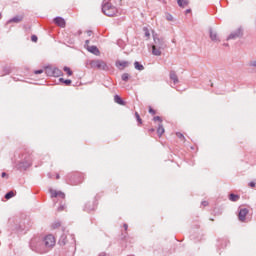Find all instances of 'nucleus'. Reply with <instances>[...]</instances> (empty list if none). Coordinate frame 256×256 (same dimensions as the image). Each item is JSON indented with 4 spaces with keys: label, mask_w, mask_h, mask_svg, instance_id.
<instances>
[{
    "label": "nucleus",
    "mask_w": 256,
    "mask_h": 256,
    "mask_svg": "<svg viewBox=\"0 0 256 256\" xmlns=\"http://www.w3.org/2000/svg\"><path fill=\"white\" fill-rule=\"evenodd\" d=\"M186 13H191V10L190 9L186 10Z\"/></svg>",
    "instance_id": "nucleus-45"
},
{
    "label": "nucleus",
    "mask_w": 256,
    "mask_h": 256,
    "mask_svg": "<svg viewBox=\"0 0 256 256\" xmlns=\"http://www.w3.org/2000/svg\"><path fill=\"white\" fill-rule=\"evenodd\" d=\"M87 35H88V37H91V35H93V31H91V30L87 31Z\"/></svg>",
    "instance_id": "nucleus-39"
},
{
    "label": "nucleus",
    "mask_w": 256,
    "mask_h": 256,
    "mask_svg": "<svg viewBox=\"0 0 256 256\" xmlns=\"http://www.w3.org/2000/svg\"><path fill=\"white\" fill-rule=\"evenodd\" d=\"M145 31V37H151V33H149V30L147 28H144Z\"/></svg>",
    "instance_id": "nucleus-31"
},
{
    "label": "nucleus",
    "mask_w": 256,
    "mask_h": 256,
    "mask_svg": "<svg viewBox=\"0 0 256 256\" xmlns=\"http://www.w3.org/2000/svg\"><path fill=\"white\" fill-rule=\"evenodd\" d=\"M129 77H130L129 73L122 74V81H129Z\"/></svg>",
    "instance_id": "nucleus-26"
},
{
    "label": "nucleus",
    "mask_w": 256,
    "mask_h": 256,
    "mask_svg": "<svg viewBox=\"0 0 256 256\" xmlns=\"http://www.w3.org/2000/svg\"><path fill=\"white\" fill-rule=\"evenodd\" d=\"M12 197H15L14 191H10V192L6 193V195H5V199H12Z\"/></svg>",
    "instance_id": "nucleus-23"
},
{
    "label": "nucleus",
    "mask_w": 256,
    "mask_h": 256,
    "mask_svg": "<svg viewBox=\"0 0 256 256\" xmlns=\"http://www.w3.org/2000/svg\"><path fill=\"white\" fill-rule=\"evenodd\" d=\"M88 65L91 69H98V71H109V65L102 59L90 60Z\"/></svg>",
    "instance_id": "nucleus-3"
},
{
    "label": "nucleus",
    "mask_w": 256,
    "mask_h": 256,
    "mask_svg": "<svg viewBox=\"0 0 256 256\" xmlns=\"http://www.w3.org/2000/svg\"><path fill=\"white\" fill-rule=\"evenodd\" d=\"M58 243L61 247H65V245H68V247H75V235L64 233L61 235Z\"/></svg>",
    "instance_id": "nucleus-2"
},
{
    "label": "nucleus",
    "mask_w": 256,
    "mask_h": 256,
    "mask_svg": "<svg viewBox=\"0 0 256 256\" xmlns=\"http://www.w3.org/2000/svg\"><path fill=\"white\" fill-rule=\"evenodd\" d=\"M202 205H203V207H207V205H209V202H207V201H202Z\"/></svg>",
    "instance_id": "nucleus-37"
},
{
    "label": "nucleus",
    "mask_w": 256,
    "mask_h": 256,
    "mask_svg": "<svg viewBox=\"0 0 256 256\" xmlns=\"http://www.w3.org/2000/svg\"><path fill=\"white\" fill-rule=\"evenodd\" d=\"M158 136L161 137L163 133H165V128L163 127V124H159L157 129Z\"/></svg>",
    "instance_id": "nucleus-20"
},
{
    "label": "nucleus",
    "mask_w": 256,
    "mask_h": 256,
    "mask_svg": "<svg viewBox=\"0 0 256 256\" xmlns=\"http://www.w3.org/2000/svg\"><path fill=\"white\" fill-rule=\"evenodd\" d=\"M249 67H253L254 69H256V60H252L249 62Z\"/></svg>",
    "instance_id": "nucleus-28"
},
{
    "label": "nucleus",
    "mask_w": 256,
    "mask_h": 256,
    "mask_svg": "<svg viewBox=\"0 0 256 256\" xmlns=\"http://www.w3.org/2000/svg\"><path fill=\"white\" fill-rule=\"evenodd\" d=\"M248 214H249V209H247V208H241V209L239 210V214H238V219H239V221L244 222V221H245V218L247 217Z\"/></svg>",
    "instance_id": "nucleus-9"
},
{
    "label": "nucleus",
    "mask_w": 256,
    "mask_h": 256,
    "mask_svg": "<svg viewBox=\"0 0 256 256\" xmlns=\"http://www.w3.org/2000/svg\"><path fill=\"white\" fill-rule=\"evenodd\" d=\"M23 21V16H15L12 19L8 20L7 23H21Z\"/></svg>",
    "instance_id": "nucleus-16"
},
{
    "label": "nucleus",
    "mask_w": 256,
    "mask_h": 256,
    "mask_svg": "<svg viewBox=\"0 0 256 256\" xmlns=\"http://www.w3.org/2000/svg\"><path fill=\"white\" fill-rule=\"evenodd\" d=\"M56 179H60V176H59V174H57V176H56Z\"/></svg>",
    "instance_id": "nucleus-46"
},
{
    "label": "nucleus",
    "mask_w": 256,
    "mask_h": 256,
    "mask_svg": "<svg viewBox=\"0 0 256 256\" xmlns=\"http://www.w3.org/2000/svg\"><path fill=\"white\" fill-rule=\"evenodd\" d=\"M0 19H1V13H0Z\"/></svg>",
    "instance_id": "nucleus-49"
},
{
    "label": "nucleus",
    "mask_w": 256,
    "mask_h": 256,
    "mask_svg": "<svg viewBox=\"0 0 256 256\" xmlns=\"http://www.w3.org/2000/svg\"><path fill=\"white\" fill-rule=\"evenodd\" d=\"M114 101L115 103H118V105H125V102L119 97V95L114 96Z\"/></svg>",
    "instance_id": "nucleus-21"
},
{
    "label": "nucleus",
    "mask_w": 256,
    "mask_h": 256,
    "mask_svg": "<svg viewBox=\"0 0 256 256\" xmlns=\"http://www.w3.org/2000/svg\"><path fill=\"white\" fill-rule=\"evenodd\" d=\"M116 67L118 69H125V67H129V62H127V61H116Z\"/></svg>",
    "instance_id": "nucleus-14"
},
{
    "label": "nucleus",
    "mask_w": 256,
    "mask_h": 256,
    "mask_svg": "<svg viewBox=\"0 0 256 256\" xmlns=\"http://www.w3.org/2000/svg\"><path fill=\"white\" fill-rule=\"evenodd\" d=\"M166 19H167V21H173V15L167 14Z\"/></svg>",
    "instance_id": "nucleus-30"
},
{
    "label": "nucleus",
    "mask_w": 256,
    "mask_h": 256,
    "mask_svg": "<svg viewBox=\"0 0 256 256\" xmlns=\"http://www.w3.org/2000/svg\"><path fill=\"white\" fill-rule=\"evenodd\" d=\"M176 136L178 137V139H181L182 141H185V136H183V134L181 132H177Z\"/></svg>",
    "instance_id": "nucleus-27"
},
{
    "label": "nucleus",
    "mask_w": 256,
    "mask_h": 256,
    "mask_svg": "<svg viewBox=\"0 0 256 256\" xmlns=\"http://www.w3.org/2000/svg\"><path fill=\"white\" fill-rule=\"evenodd\" d=\"M50 193H51V197H61V199H65V193L61 191L50 189Z\"/></svg>",
    "instance_id": "nucleus-11"
},
{
    "label": "nucleus",
    "mask_w": 256,
    "mask_h": 256,
    "mask_svg": "<svg viewBox=\"0 0 256 256\" xmlns=\"http://www.w3.org/2000/svg\"><path fill=\"white\" fill-rule=\"evenodd\" d=\"M134 67L135 69H137V71H143L145 69V66H143V64L139 63V62H134Z\"/></svg>",
    "instance_id": "nucleus-19"
},
{
    "label": "nucleus",
    "mask_w": 256,
    "mask_h": 256,
    "mask_svg": "<svg viewBox=\"0 0 256 256\" xmlns=\"http://www.w3.org/2000/svg\"><path fill=\"white\" fill-rule=\"evenodd\" d=\"M63 72L59 68H53V77H61Z\"/></svg>",
    "instance_id": "nucleus-18"
},
{
    "label": "nucleus",
    "mask_w": 256,
    "mask_h": 256,
    "mask_svg": "<svg viewBox=\"0 0 256 256\" xmlns=\"http://www.w3.org/2000/svg\"><path fill=\"white\" fill-rule=\"evenodd\" d=\"M170 79L173 81L174 85H177L179 83V77H177V73L175 71H170Z\"/></svg>",
    "instance_id": "nucleus-15"
},
{
    "label": "nucleus",
    "mask_w": 256,
    "mask_h": 256,
    "mask_svg": "<svg viewBox=\"0 0 256 256\" xmlns=\"http://www.w3.org/2000/svg\"><path fill=\"white\" fill-rule=\"evenodd\" d=\"M57 227H61V222H56L53 224V229H57Z\"/></svg>",
    "instance_id": "nucleus-33"
},
{
    "label": "nucleus",
    "mask_w": 256,
    "mask_h": 256,
    "mask_svg": "<svg viewBox=\"0 0 256 256\" xmlns=\"http://www.w3.org/2000/svg\"><path fill=\"white\" fill-rule=\"evenodd\" d=\"M87 51H89V53H92L93 55H96V56L101 55V52L99 51V48H97V46H88Z\"/></svg>",
    "instance_id": "nucleus-12"
},
{
    "label": "nucleus",
    "mask_w": 256,
    "mask_h": 256,
    "mask_svg": "<svg viewBox=\"0 0 256 256\" xmlns=\"http://www.w3.org/2000/svg\"><path fill=\"white\" fill-rule=\"evenodd\" d=\"M85 47H86V49H87L88 47H90V46H89V40H86V41H85Z\"/></svg>",
    "instance_id": "nucleus-40"
},
{
    "label": "nucleus",
    "mask_w": 256,
    "mask_h": 256,
    "mask_svg": "<svg viewBox=\"0 0 256 256\" xmlns=\"http://www.w3.org/2000/svg\"><path fill=\"white\" fill-rule=\"evenodd\" d=\"M135 117H136L138 123L141 125V123H143V122L141 121V116H139L138 112L135 113Z\"/></svg>",
    "instance_id": "nucleus-29"
},
{
    "label": "nucleus",
    "mask_w": 256,
    "mask_h": 256,
    "mask_svg": "<svg viewBox=\"0 0 256 256\" xmlns=\"http://www.w3.org/2000/svg\"><path fill=\"white\" fill-rule=\"evenodd\" d=\"M60 81H64L65 85H71V80H64L63 78H60Z\"/></svg>",
    "instance_id": "nucleus-32"
},
{
    "label": "nucleus",
    "mask_w": 256,
    "mask_h": 256,
    "mask_svg": "<svg viewBox=\"0 0 256 256\" xmlns=\"http://www.w3.org/2000/svg\"><path fill=\"white\" fill-rule=\"evenodd\" d=\"M150 131L153 133V131H155V129H150Z\"/></svg>",
    "instance_id": "nucleus-48"
},
{
    "label": "nucleus",
    "mask_w": 256,
    "mask_h": 256,
    "mask_svg": "<svg viewBox=\"0 0 256 256\" xmlns=\"http://www.w3.org/2000/svg\"><path fill=\"white\" fill-rule=\"evenodd\" d=\"M56 243L55 236H53V234H48L43 238L42 244H37L35 250L37 253L44 255L45 253H49L51 249L55 247Z\"/></svg>",
    "instance_id": "nucleus-1"
},
{
    "label": "nucleus",
    "mask_w": 256,
    "mask_h": 256,
    "mask_svg": "<svg viewBox=\"0 0 256 256\" xmlns=\"http://www.w3.org/2000/svg\"><path fill=\"white\" fill-rule=\"evenodd\" d=\"M149 113H152V115H155V110H153V108H150Z\"/></svg>",
    "instance_id": "nucleus-41"
},
{
    "label": "nucleus",
    "mask_w": 256,
    "mask_h": 256,
    "mask_svg": "<svg viewBox=\"0 0 256 256\" xmlns=\"http://www.w3.org/2000/svg\"><path fill=\"white\" fill-rule=\"evenodd\" d=\"M54 23L56 24V25H58V27H65V19H63V18H61V17H56L55 19H54Z\"/></svg>",
    "instance_id": "nucleus-13"
},
{
    "label": "nucleus",
    "mask_w": 256,
    "mask_h": 256,
    "mask_svg": "<svg viewBox=\"0 0 256 256\" xmlns=\"http://www.w3.org/2000/svg\"><path fill=\"white\" fill-rule=\"evenodd\" d=\"M255 185H256L255 182H250V183H249V187H252V188H253V187H255Z\"/></svg>",
    "instance_id": "nucleus-42"
},
{
    "label": "nucleus",
    "mask_w": 256,
    "mask_h": 256,
    "mask_svg": "<svg viewBox=\"0 0 256 256\" xmlns=\"http://www.w3.org/2000/svg\"><path fill=\"white\" fill-rule=\"evenodd\" d=\"M163 49L152 45V55L155 57H161Z\"/></svg>",
    "instance_id": "nucleus-10"
},
{
    "label": "nucleus",
    "mask_w": 256,
    "mask_h": 256,
    "mask_svg": "<svg viewBox=\"0 0 256 256\" xmlns=\"http://www.w3.org/2000/svg\"><path fill=\"white\" fill-rule=\"evenodd\" d=\"M154 44L152 46L158 47L159 49H167V43L164 38H159L157 35H153Z\"/></svg>",
    "instance_id": "nucleus-5"
},
{
    "label": "nucleus",
    "mask_w": 256,
    "mask_h": 256,
    "mask_svg": "<svg viewBox=\"0 0 256 256\" xmlns=\"http://www.w3.org/2000/svg\"><path fill=\"white\" fill-rule=\"evenodd\" d=\"M128 225L127 224H124V229H125V231H127V229H128Z\"/></svg>",
    "instance_id": "nucleus-43"
},
{
    "label": "nucleus",
    "mask_w": 256,
    "mask_h": 256,
    "mask_svg": "<svg viewBox=\"0 0 256 256\" xmlns=\"http://www.w3.org/2000/svg\"><path fill=\"white\" fill-rule=\"evenodd\" d=\"M154 121H160V123H161L163 120L161 119V117L156 116V117H154Z\"/></svg>",
    "instance_id": "nucleus-35"
},
{
    "label": "nucleus",
    "mask_w": 256,
    "mask_h": 256,
    "mask_svg": "<svg viewBox=\"0 0 256 256\" xmlns=\"http://www.w3.org/2000/svg\"><path fill=\"white\" fill-rule=\"evenodd\" d=\"M230 201H239V195L230 194Z\"/></svg>",
    "instance_id": "nucleus-24"
},
{
    "label": "nucleus",
    "mask_w": 256,
    "mask_h": 256,
    "mask_svg": "<svg viewBox=\"0 0 256 256\" xmlns=\"http://www.w3.org/2000/svg\"><path fill=\"white\" fill-rule=\"evenodd\" d=\"M46 75H48V77H53V68L52 67L46 68Z\"/></svg>",
    "instance_id": "nucleus-22"
},
{
    "label": "nucleus",
    "mask_w": 256,
    "mask_h": 256,
    "mask_svg": "<svg viewBox=\"0 0 256 256\" xmlns=\"http://www.w3.org/2000/svg\"><path fill=\"white\" fill-rule=\"evenodd\" d=\"M177 3L179 5V7H187V5H189V0H177Z\"/></svg>",
    "instance_id": "nucleus-17"
},
{
    "label": "nucleus",
    "mask_w": 256,
    "mask_h": 256,
    "mask_svg": "<svg viewBox=\"0 0 256 256\" xmlns=\"http://www.w3.org/2000/svg\"><path fill=\"white\" fill-rule=\"evenodd\" d=\"M31 163V156H27L24 158V161L18 164V169H28V167H31Z\"/></svg>",
    "instance_id": "nucleus-7"
},
{
    "label": "nucleus",
    "mask_w": 256,
    "mask_h": 256,
    "mask_svg": "<svg viewBox=\"0 0 256 256\" xmlns=\"http://www.w3.org/2000/svg\"><path fill=\"white\" fill-rule=\"evenodd\" d=\"M31 41H33L34 43H37V36L36 35H32L31 36Z\"/></svg>",
    "instance_id": "nucleus-34"
},
{
    "label": "nucleus",
    "mask_w": 256,
    "mask_h": 256,
    "mask_svg": "<svg viewBox=\"0 0 256 256\" xmlns=\"http://www.w3.org/2000/svg\"><path fill=\"white\" fill-rule=\"evenodd\" d=\"M2 177H7V173L3 172Z\"/></svg>",
    "instance_id": "nucleus-44"
},
{
    "label": "nucleus",
    "mask_w": 256,
    "mask_h": 256,
    "mask_svg": "<svg viewBox=\"0 0 256 256\" xmlns=\"http://www.w3.org/2000/svg\"><path fill=\"white\" fill-rule=\"evenodd\" d=\"M34 73L35 75H41V73H43V70H36Z\"/></svg>",
    "instance_id": "nucleus-36"
},
{
    "label": "nucleus",
    "mask_w": 256,
    "mask_h": 256,
    "mask_svg": "<svg viewBox=\"0 0 256 256\" xmlns=\"http://www.w3.org/2000/svg\"><path fill=\"white\" fill-rule=\"evenodd\" d=\"M64 210H65V206L64 205L58 207V211H64Z\"/></svg>",
    "instance_id": "nucleus-38"
},
{
    "label": "nucleus",
    "mask_w": 256,
    "mask_h": 256,
    "mask_svg": "<svg viewBox=\"0 0 256 256\" xmlns=\"http://www.w3.org/2000/svg\"><path fill=\"white\" fill-rule=\"evenodd\" d=\"M64 71H65V73H67V75H69V76L73 75V71H71V68H69V67H64Z\"/></svg>",
    "instance_id": "nucleus-25"
},
{
    "label": "nucleus",
    "mask_w": 256,
    "mask_h": 256,
    "mask_svg": "<svg viewBox=\"0 0 256 256\" xmlns=\"http://www.w3.org/2000/svg\"><path fill=\"white\" fill-rule=\"evenodd\" d=\"M225 45V47H229V44H224Z\"/></svg>",
    "instance_id": "nucleus-47"
},
{
    "label": "nucleus",
    "mask_w": 256,
    "mask_h": 256,
    "mask_svg": "<svg viewBox=\"0 0 256 256\" xmlns=\"http://www.w3.org/2000/svg\"><path fill=\"white\" fill-rule=\"evenodd\" d=\"M209 37L211 41L214 43H219L221 40L219 39V35L217 34V31L213 30V28H209Z\"/></svg>",
    "instance_id": "nucleus-8"
},
{
    "label": "nucleus",
    "mask_w": 256,
    "mask_h": 256,
    "mask_svg": "<svg viewBox=\"0 0 256 256\" xmlns=\"http://www.w3.org/2000/svg\"><path fill=\"white\" fill-rule=\"evenodd\" d=\"M111 0H104L102 4V12L104 15H107V17H115L117 15V8L111 5L109 2Z\"/></svg>",
    "instance_id": "nucleus-4"
},
{
    "label": "nucleus",
    "mask_w": 256,
    "mask_h": 256,
    "mask_svg": "<svg viewBox=\"0 0 256 256\" xmlns=\"http://www.w3.org/2000/svg\"><path fill=\"white\" fill-rule=\"evenodd\" d=\"M243 37V28H238L227 37V41H231V39H241Z\"/></svg>",
    "instance_id": "nucleus-6"
}]
</instances>
